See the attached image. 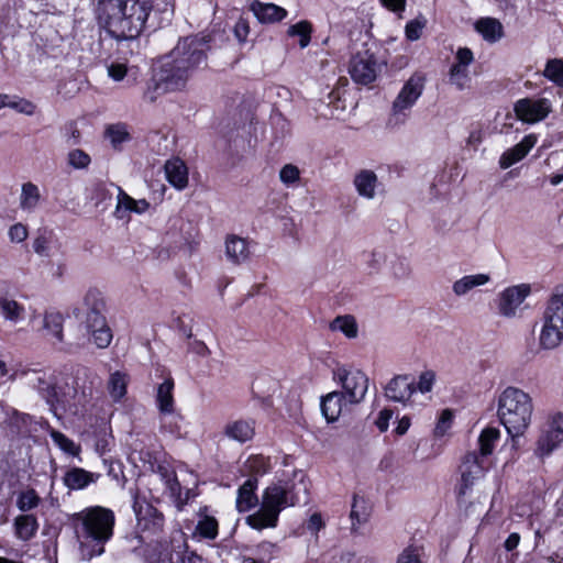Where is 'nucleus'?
Returning a JSON list of instances; mask_svg holds the SVG:
<instances>
[{
  "mask_svg": "<svg viewBox=\"0 0 563 563\" xmlns=\"http://www.w3.org/2000/svg\"><path fill=\"white\" fill-rule=\"evenodd\" d=\"M136 534L141 543L152 544L163 532L164 516L139 490L132 494Z\"/></svg>",
  "mask_w": 563,
  "mask_h": 563,
  "instance_id": "423d86ee",
  "label": "nucleus"
},
{
  "mask_svg": "<svg viewBox=\"0 0 563 563\" xmlns=\"http://www.w3.org/2000/svg\"><path fill=\"white\" fill-rule=\"evenodd\" d=\"M172 90L166 87L165 81L161 80V70L154 76V78L147 84V88L144 91V99L150 102H154L158 96L165 91Z\"/></svg>",
  "mask_w": 563,
  "mask_h": 563,
  "instance_id": "603ef678",
  "label": "nucleus"
},
{
  "mask_svg": "<svg viewBox=\"0 0 563 563\" xmlns=\"http://www.w3.org/2000/svg\"><path fill=\"white\" fill-rule=\"evenodd\" d=\"M257 478L249 477L238 489L236 509L239 512H246L258 504L256 496Z\"/></svg>",
  "mask_w": 563,
  "mask_h": 563,
  "instance_id": "cd10ccee",
  "label": "nucleus"
},
{
  "mask_svg": "<svg viewBox=\"0 0 563 563\" xmlns=\"http://www.w3.org/2000/svg\"><path fill=\"white\" fill-rule=\"evenodd\" d=\"M474 62L473 52L467 47H461L455 54V62L449 71V81L457 90H465L471 85L470 65Z\"/></svg>",
  "mask_w": 563,
  "mask_h": 563,
  "instance_id": "ddd939ff",
  "label": "nucleus"
},
{
  "mask_svg": "<svg viewBox=\"0 0 563 563\" xmlns=\"http://www.w3.org/2000/svg\"><path fill=\"white\" fill-rule=\"evenodd\" d=\"M563 444V413L551 416L537 441L536 455L545 457Z\"/></svg>",
  "mask_w": 563,
  "mask_h": 563,
  "instance_id": "6e6552de",
  "label": "nucleus"
},
{
  "mask_svg": "<svg viewBox=\"0 0 563 563\" xmlns=\"http://www.w3.org/2000/svg\"><path fill=\"white\" fill-rule=\"evenodd\" d=\"M218 521L214 517L202 516L195 529V534L203 539L213 540L218 536Z\"/></svg>",
  "mask_w": 563,
  "mask_h": 563,
  "instance_id": "de8ad7c7",
  "label": "nucleus"
},
{
  "mask_svg": "<svg viewBox=\"0 0 563 563\" xmlns=\"http://www.w3.org/2000/svg\"><path fill=\"white\" fill-rule=\"evenodd\" d=\"M223 434L239 443L251 441L255 435V421L253 419L229 421L223 428Z\"/></svg>",
  "mask_w": 563,
  "mask_h": 563,
  "instance_id": "aec40b11",
  "label": "nucleus"
},
{
  "mask_svg": "<svg viewBox=\"0 0 563 563\" xmlns=\"http://www.w3.org/2000/svg\"><path fill=\"white\" fill-rule=\"evenodd\" d=\"M313 32V27L311 22L308 20H301L295 24H291L287 29V36L289 37H298L300 48H306L311 41V34Z\"/></svg>",
  "mask_w": 563,
  "mask_h": 563,
  "instance_id": "37998d69",
  "label": "nucleus"
},
{
  "mask_svg": "<svg viewBox=\"0 0 563 563\" xmlns=\"http://www.w3.org/2000/svg\"><path fill=\"white\" fill-rule=\"evenodd\" d=\"M538 137L534 134L526 135L518 144L505 151L499 158V166L507 169L522 161L532 147L537 144Z\"/></svg>",
  "mask_w": 563,
  "mask_h": 563,
  "instance_id": "a211bd4d",
  "label": "nucleus"
},
{
  "mask_svg": "<svg viewBox=\"0 0 563 563\" xmlns=\"http://www.w3.org/2000/svg\"><path fill=\"white\" fill-rule=\"evenodd\" d=\"M234 35L240 43H244L250 34V25L245 19H239L234 25Z\"/></svg>",
  "mask_w": 563,
  "mask_h": 563,
  "instance_id": "69168bd1",
  "label": "nucleus"
},
{
  "mask_svg": "<svg viewBox=\"0 0 563 563\" xmlns=\"http://www.w3.org/2000/svg\"><path fill=\"white\" fill-rule=\"evenodd\" d=\"M562 340L563 330L561 328L543 322L539 335V344L542 349L553 350L561 344Z\"/></svg>",
  "mask_w": 563,
  "mask_h": 563,
  "instance_id": "a19ab883",
  "label": "nucleus"
},
{
  "mask_svg": "<svg viewBox=\"0 0 563 563\" xmlns=\"http://www.w3.org/2000/svg\"><path fill=\"white\" fill-rule=\"evenodd\" d=\"M25 312V307L15 299L0 296V313L4 320L16 324L24 320Z\"/></svg>",
  "mask_w": 563,
  "mask_h": 563,
  "instance_id": "473e14b6",
  "label": "nucleus"
},
{
  "mask_svg": "<svg viewBox=\"0 0 563 563\" xmlns=\"http://www.w3.org/2000/svg\"><path fill=\"white\" fill-rule=\"evenodd\" d=\"M453 423V412L450 409H445L441 412L438 422L434 428L435 437H444L451 429Z\"/></svg>",
  "mask_w": 563,
  "mask_h": 563,
  "instance_id": "bf43d9fd",
  "label": "nucleus"
},
{
  "mask_svg": "<svg viewBox=\"0 0 563 563\" xmlns=\"http://www.w3.org/2000/svg\"><path fill=\"white\" fill-rule=\"evenodd\" d=\"M353 185L356 192L368 200L375 198L376 190L379 187L377 175L372 169L358 170L354 176Z\"/></svg>",
  "mask_w": 563,
  "mask_h": 563,
  "instance_id": "5701e85b",
  "label": "nucleus"
},
{
  "mask_svg": "<svg viewBox=\"0 0 563 563\" xmlns=\"http://www.w3.org/2000/svg\"><path fill=\"white\" fill-rule=\"evenodd\" d=\"M152 11V0H98L96 18L109 36L128 43L133 53Z\"/></svg>",
  "mask_w": 563,
  "mask_h": 563,
  "instance_id": "f257e3e1",
  "label": "nucleus"
},
{
  "mask_svg": "<svg viewBox=\"0 0 563 563\" xmlns=\"http://www.w3.org/2000/svg\"><path fill=\"white\" fill-rule=\"evenodd\" d=\"M118 189V202L114 210V216L123 220L129 217L130 213L142 214L150 208V203L145 199L135 200L129 196L121 187Z\"/></svg>",
  "mask_w": 563,
  "mask_h": 563,
  "instance_id": "6ab92c4d",
  "label": "nucleus"
},
{
  "mask_svg": "<svg viewBox=\"0 0 563 563\" xmlns=\"http://www.w3.org/2000/svg\"><path fill=\"white\" fill-rule=\"evenodd\" d=\"M100 477V474L88 472L81 467L69 468L64 477L63 482L65 486L71 490H80L88 487L90 484L96 483Z\"/></svg>",
  "mask_w": 563,
  "mask_h": 563,
  "instance_id": "b1692460",
  "label": "nucleus"
},
{
  "mask_svg": "<svg viewBox=\"0 0 563 563\" xmlns=\"http://www.w3.org/2000/svg\"><path fill=\"white\" fill-rule=\"evenodd\" d=\"M428 23L427 18L423 14L417 15L415 19L408 21L405 25V36L408 41H418L423 33Z\"/></svg>",
  "mask_w": 563,
  "mask_h": 563,
  "instance_id": "09e8293b",
  "label": "nucleus"
},
{
  "mask_svg": "<svg viewBox=\"0 0 563 563\" xmlns=\"http://www.w3.org/2000/svg\"><path fill=\"white\" fill-rule=\"evenodd\" d=\"M345 400L340 391H331L321 398V411L328 422H334L342 413Z\"/></svg>",
  "mask_w": 563,
  "mask_h": 563,
  "instance_id": "7c9ffc66",
  "label": "nucleus"
},
{
  "mask_svg": "<svg viewBox=\"0 0 563 563\" xmlns=\"http://www.w3.org/2000/svg\"><path fill=\"white\" fill-rule=\"evenodd\" d=\"M435 383V373L431 369H427L419 375L418 382L415 384L416 391L422 395L429 394Z\"/></svg>",
  "mask_w": 563,
  "mask_h": 563,
  "instance_id": "13d9d810",
  "label": "nucleus"
},
{
  "mask_svg": "<svg viewBox=\"0 0 563 563\" xmlns=\"http://www.w3.org/2000/svg\"><path fill=\"white\" fill-rule=\"evenodd\" d=\"M271 470V461L269 457H266L262 454L250 455L242 466L243 475H247L250 477L263 476L268 473Z\"/></svg>",
  "mask_w": 563,
  "mask_h": 563,
  "instance_id": "e433bc0d",
  "label": "nucleus"
},
{
  "mask_svg": "<svg viewBox=\"0 0 563 563\" xmlns=\"http://www.w3.org/2000/svg\"><path fill=\"white\" fill-rule=\"evenodd\" d=\"M415 393V383L406 375L395 376L385 387V396L389 400L404 405L410 404V399Z\"/></svg>",
  "mask_w": 563,
  "mask_h": 563,
  "instance_id": "f3484780",
  "label": "nucleus"
},
{
  "mask_svg": "<svg viewBox=\"0 0 563 563\" xmlns=\"http://www.w3.org/2000/svg\"><path fill=\"white\" fill-rule=\"evenodd\" d=\"M63 316L59 312H45L43 318V329L47 331L56 341L63 340Z\"/></svg>",
  "mask_w": 563,
  "mask_h": 563,
  "instance_id": "a18cd8bd",
  "label": "nucleus"
},
{
  "mask_svg": "<svg viewBox=\"0 0 563 563\" xmlns=\"http://www.w3.org/2000/svg\"><path fill=\"white\" fill-rule=\"evenodd\" d=\"M308 501V487L305 482L289 484L287 482L272 483L267 486L261 498L260 508L249 515L246 523L255 530L276 528L280 512L300 503Z\"/></svg>",
  "mask_w": 563,
  "mask_h": 563,
  "instance_id": "7ed1b4c3",
  "label": "nucleus"
},
{
  "mask_svg": "<svg viewBox=\"0 0 563 563\" xmlns=\"http://www.w3.org/2000/svg\"><path fill=\"white\" fill-rule=\"evenodd\" d=\"M84 307L87 314L86 321L93 320L95 314L98 317H104V300L102 292L97 288L88 289L84 297Z\"/></svg>",
  "mask_w": 563,
  "mask_h": 563,
  "instance_id": "72a5a7b5",
  "label": "nucleus"
},
{
  "mask_svg": "<svg viewBox=\"0 0 563 563\" xmlns=\"http://www.w3.org/2000/svg\"><path fill=\"white\" fill-rule=\"evenodd\" d=\"M128 383L129 378L125 373L117 371L110 374L107 384V390L110 398L114 402H119L125 397L128 390Z\"/></svg>",
  "mask_w": 563,
  "mask_h": 563,
  "instance_id": "4c0bfd02",
  "label": "nucleus"
},
{
  "mask_svg": "<svg viewBox=\"0 0 563 563\" xmlns=\"http://www.w3.org/2000/svg\"><path fill=\"white\" fill-rule=\"evenodd\" d=\"M159 476L164 483L165 489L169 493L176 507L181 510L188 501L196 496L194 489H183L176 474L165 467H159Z\"/></svg>",
  "mask_w": 563,
  "mask_h": 563,
  "instance_id": "2eb2a0df",
  "label": "nucleus"
},
{
  "mask_svg": "<svg viewBox=\"0 0 563 563\" xmlns=\"http://www.w3.org/2000/svg\"><path fill=\"white\" fill-rule=\"evenodd\" d=\"M183 423L184 418L175 408L159 412V426L163 432H167L174 437H180Z\"/></svg>",
  "mask_w": 563,
  "mask_h": 563,
  "instance_id": "f704fd0d",
  "label": "nucleus"
},
{
  "mask_svg": "<svg viewBox=\"0 0 563 563\" xmlns=\"http://www.w3.org/2000/svg\"><path fill=\"white\" fill-rule=\"evenodd\" d=\"M490 460H486L478 455L477 451L467 452L461 463V486L460 495H465L474 485L475 481L482 478L485 472L490 467Z\"/></svg>",
  "mask_w": 563,
  "mask_h": 563,
  "instance_id": "1a4fd4ad",
  "label": "nucleus"
},
{
  "mask_svg": "<svg viewBox=\"0 0 563 563\" xmlns=\"http://www.w3.org/2000/svg\"><path fill=\"white\" fill-rule=\"evenodd\" d=\"M106 136L113 146H118L129 139L128 128L123 123L109 125L106 130Z\"/></svg>",
  "mask_w": 563,
  "mask_h": 563,
  "instance_id": "864d4df0",
  "label": "nucleus"
},
{
  "mask_svg": "<svg viewBox=\"0 0 563 563\" xmlns=\"http://www.w3.org/2000/svg\"><path fill=\"white\" fill-rule=\"evenodd\" d=\"M490 275L485 273L464 275L452 284V291L456 297H464L474 289L490 282Z\"/></svg>",
  "mask_w": 563,
  "mask_h": 563,
  "instance_id": "c85d7f7f",
  "label": "nucleus"
},
{
  "mask_svg": "<svg viewBox=\"0 0 563 563\" xmlns=\"http://www.w3.org/2000/svg\"><path fill=\"white\" fill-rule=\"evenodd\" d=\"M514 110L520 121L533 124L549 115L552 104L547 98H522L515 103Z\"/></svg>",
  "mask_w": 563,
  "mask_h": 563,
  "instance_id": "9b49d317",
  "label": "nucleus"
},
{
  "mask_svg": "<svg viewBox=\"0 0 563 563\" xmlns=\"http://www.w3.org/2000/svg\"><path fill=\"white\" fill-rule=\"evenodd\" d=\"M426 78L422 74H413L402 86L393 102L395 114L404 113L411 109L423 92Z\"/></svg>",
  "mask_w": 563,
  "mask_h": 563,
  "instance_id": "f8f14e48",
  "label": "nucleus"
},
{
  "mask_svg": "<svg viewBox=\"0 0 563 563\" xmlns=\"http://www.w3.org/2000/svg\"><path fill=\"white\" fill-rule=\"evenodd\" d=\"M533 410L532 397L518 387L508 386L498 396L497 416L512 439L523 435L528 430Z\"/></svg>",
  "mask_w": 563,
  "mask_h": 563,
  "instance_id": "39448f33",
  "label": "nucleus"
},
{
  "mask_svg": "<svg viewBox=\"0 0 563 563\" xmlns=\"http://www.w3.org/2000/svg\"><path fill=\"white\" fill-rule=\"evenodd\" d=\"M499 438L500 431L497 428H485L478 437V450H476L478 455L486 460H490V455L493 454Z\"/></svg>",
  "mask_w": 563,
  "mask_h": 563,
  "instance_id": "58836bf2",
  "label": "nucleus"
},
{
  "mask_svg": "<svg viewBox=\"0 0 563 563\" xmlns=\"http://www.w3.org/2000/svg\"><path fill=\"white\" fill-rule=\"evenodd\" d=\"M543 76L556 86L563 87V59H549L543 70Z\"/></svg>",
  "mask_w": 563,
  "mask_h": 563,
  "instance_id": "8fccbe9b",
  "label": "nucleus"
},
{
  "mask_svg": "<svg viewBox=\"0 0 563 563\" xmlns=\"http://www.w3.org/2000/svg\"><path fill=\"white\" fill-rule=\"evenodd\" d=\"M225 255L233 264L245 263L251 256L250 242L238 235H229L225 240Z\"/></svg>",
  "mask_w": 563,
  "mask_h": 563,
  "instance_id": "393cba45",
  "label": "nucleus"
},
{
  "mask_svg": "<svg viewBox=\"0 0 563 563\" xmlns=\"http://www.w3.org/2000/svg\"><path fill=\"white\" fill-rule=\"evenodd\" d=\"M29 385L36 389L42 398L51 406L58 402V391L55 377L46 372H32L27 375Z\"/></svg>",
  "mask_w": 563,
  "mask_h": 563,
  "instance_id": "dca6fc26",
  "label": "nucleus"
},
{
  "mask_svg": "<svg viewBox=\"0 0 563 563\" xmlns=\"http://www.w3.org/2000/svg\"><path fill=\"white\" fill-rule=\"evenodd\" d=\"M334 379L340 384V391L345 405L362 402L368 389V377L360 369L338 367L333 373Z\"/></svg>",
  "mask_w": 563,
  "mask_h": 563,
  "instance_id": "0eeeda50",
  "label": "nucleus"
},
{
  "mask_svg": "<svg viewBox=\"0 0 563 563\" xmlns=\"http://www.w3.org/2000/svg\"><path fill=\"white\" fill-rule=\"evenodd\" d=\"M165 175L168 183L177 190H183L188 185V168L180 158L168 159L165 165Z\"/></svg>",
  "mask_w": 563,
  "mask_h": 563,
  "instance_id": "bb28decb",
  "label": "nucleus"
},
{
  "mask_svg": "<svg viewBox=\"0 0 563 563\" xmlns=\"http://www.w3.org/2000/svg\"><path fill=\"white\" fill-rule=\"evenodd\" d=\"M209 36H189L180 40L163 59L161 80L170 89H183L192 74L207 60Z\"/></svg>",
  "mask_w": 563,
  "mask_h": 563,
  "instance_id": "f03ea898",
  "label": "nucleus"
},
{
  "mask_svg": "<svg viewBox=\"0 0 563 563\" xmlns=\"http://www.w3.org/2000/svg\"><path fill=\"white\" fill-rule=\"evenodd\" d=\"M67 161L68 164L75 169L87 168L91 163L90 156L79 148L71 150L68 153Z\"/></svg>",
  "mask_w": 563,
  "mask_h": 563,
  "instance_id": "6e6d98bb",
  "label": "nucleus"
},
{
  "mask_svg": "<svg viewBox=\"0 0 563 563\" xmlns=\"http://www.w3.org/2000/svg\"><path fill=\"white\" fill-rule=\"evenodd\" d=\"M41 192L37 185L29 181L21 187L19 206L23 212L33 213L40 206Z\"/></svg>",
  "mask_w": 563,
  "mask_h": 563,
  "instance_id": "2f4dec72",
  "label": "nucleus"
},
{
  "mask_svg": "<svg viewBox=\"0 0 563 563\" xmlns=\"http://www.w3.org/2000/svg\"><path fill=\"white\" fill-rule=\"evenodd\" d=\"M279 179L286 187H294L299 183L300 170L296 165L286 164L279 172Z\"/></svg>",
  "mask_w": 563,
  "mask_h": 563,
  "instance_id": "5fc2aeb1",
  "label": "nucleus"
},
{
  "mask_svg": "<svg viewBox=\"0 0 563 563\" xmlns=\"http://www.w3.org/2000/svg\"><path fill=\"white\" fill-rule=\"evenodd\" d=\"M174 386V379L170 375H168L164 382L158 385L156 391V405L159 412L175 408L173 395Z\"/></svg>",
  "mask_w": 563,
  "mask_h": 563,
  "instance_id": "ea45409f",
  "label": "nucleus"
},
{
  "mask_svg": "<svg viewBox=\"0 0 563 563\" xmlns=\"http://www.w3.org/2000/svg\"><path fill=\"white\" fill-rule=\"evenodd\" d=\"M29 230L23 223H15L9 228L8 236L12 243H22L26 240Z\"/></svg>",
  "mask_w": 563,
  "mask_h": 563,
  "instance_id": "680f3d73",
  "label": "nucleus"
},
{
  "mask_svg": "<svg viewBox=\"0 0 563 563\" xmlns=\"http://www.w3.org/2000/svg\"><path fill=\"white\" fill-rule=\"evenodd\" d=\"M114 512L101 506H91L71 516V523L84 558L91 559L104 552L112 538Z\"/></svg>",
  "mask_w": 563,
  "mask_h": 563,
  "instance_id": "20e7f679",
  "label": "nucleus"
},
{
  "mask_svg": "<svg viewBox=\"0 0 563 563\" xmlns=\"http://www.w3.org/2000/svg\"><path fill=\"white\" fill-rule=\"evenodd\" d=\"M379 66L373 54L367 51L354 55L350 63L352 79L362 85H368L375 80Z\"/></svg>",
  "mask_w": 563,
  "mask_h": 563,
  "instance_id": "4468645a",
  "label": "nucleus"
},
{
  "mask_svg": "<svg viewBox=\"0 0 563 563\" xmlns=\"http://www.w3.org/2000/svg\"><path fill=\"white\" fill-rule=\"evenodd\" d=\"M543 322L563 330V285H558L543 312Z\"/></svg>",
  "mask_w": 563,
  "mask_h": 563,
  "instance_id": "412c9836",
  "label": "nucleus"
},
{
  "mask_svg": "<svg viewBox=\"0 0 563 563\" xmlns=\"http://www.w3.org/2000/svg\"><path fill=\"white\" fill-rule=\"evenodd\" d=\"M393 410L385 408L379 411L378 417L375 421L376 427L379 429V431L384 432L389 427V421L393 418Z\"/></svg>",
  "mask_w": 563,
  "mask_h": 563,
  "instance_id": "338daca9",
  "label": "nucleus"
},
{
  "mask_svg": "<svg viewBox=\"0 0 563 563\" xmlns=\"http://www.w3.org/2000/svg\"><path fill=\"white\" fill-rule=\"evenodd\" d=\"M51 438L53 442L65 453L78 456L80 453V446L77 445L71 439L67 438L64 433L52 430Z\"/></svg>",
  "mask_w": 563,
  "mask_h": 563,
  "instance_id": "3c124183",
  "label": "nucleus"
},
{
  "mask_svg": "<svg viewBox=\"0 0 563 563\" xmlns=\"http://www.w3.org/2000/svg\"><path fill=\"white\" fill-rule=\"evenodd\" d=\"M277 550V545L269 541H263L256 548L257 553L263 556V560L273 558Z\"/></svg>",
  "mask_w": 563,
  "mask_h": 563,
  "instance_id": "774afa93",
  "label": "nucleus"
},
{
  "mask_svg": "<svg viewBox=\"0 0 563 563\" xmlns=\"http://www.w3.org/2000/svg\"><path fill=\"white\" fill-rule=\"evenodd\" d=\"M40 503H41V497L32 488L21 490L18 494L16 500H15V505H16L18 509L23 514H27L29 511L35 509L40 505Z\"/></svg>",
  "mask_w": 563,
  "mask_h": 563,
  "instance_id": "49530a36",
  "label": "nucleus"
},
{
  "mask_svg": "<svg viewBox=\"0 0 563 563\" xmlns=\"http://www.w3.org/2000/svg\"><path fill=\"white\" fill-rule=\"evenodd\" d=\"M87 332L91 334L93 343L100 347H107L112 340V333L104 317L95 314L93 320L86 321Z\"/></svg>",
  "mask_w": 563,
  "mask_h": 563,
  "instance_id": "c756f323",
  "label": "nucleus"
},
{
  "mask_svg": "<svg viewBox=\"0 0 563 563\" xmlns=\"http://www.w3.org/2000/svg\"><path fill=\"white\" fill-rule=\"evenodd\" d=\"M368 516L369 510L365 499L354 495L350 514L352 520V530L356 531L358 526L367 521Z\"/></svg>",
  "mask_w": 563,
  "mask_h": 563,
  "instance_id": "c03bdc74",
  "label": "nucleus"
},
{
  "mask_svg": "<svg viewBox=\"0 0 563 563\" xmlns=\"http://www.w3.org/2000/svg\"><path fill=\"white\" fill-rule=\"evenodd\" d=\"M330 329L334 332L343 333L347 339L357 336L358 327L353 316H338L331 323Z\"/></svg>",
  "mask_w": 563,
  "mask_h": 563,
  "instance_id": "79ce46f5",
  "label": "nucleus"
},
{
  "mask_svg": "<svg viewBox=\"0 0 563 563\" xmlns=\"http://www.w3.org/2000/svg\"><path fill=\"white\" fill-rule=\"evenodd\" d=\"M8 108H12L15 111L26 114V115H33L35 113V109H36L35 104L33 102H31L26 99H22V98H19L15 100L11 96L9 99Z\"/></svg>",
  "mask_w": 563,
  "mask_h": 563,
  "instance_id": "052dcab7",
  "label": "nucleus"
},
{
  "mask_svg": "<svg viewBox=\"0 0 563 563\" xmlns=\"http://www.w3.org/2000/svg\"><path fill=\"white\" fill-rule=\"evenodd\" d=\"M251 10L261 23H277L287 18L288 11L275 3L255 1Z\"/></svg>",
  "mask_w": 563,
  "mask_h": 563,
  "instance_id": "a878e982",
  "label": "nucleus"
},
{
  "mask_svg": "<svg viewBox=\"0 0 563 563\" xmlns=\"http://www.w3.org/2000/svg\"><path fill=\"white\" fill-rule=\"evenodd\" d=\"M12 527L14 537L26 542L36 536L40 523L34 514H20L13 519Z\"/></svg>",
  "mask_w": 563,
  "mask_h": 563,
  "instance_id": "4be33fe9",
  "label": "nucleus"
},
{
  "mask_svg": "<svg viewBox=\"0 0 563 563\" xmlns=\"http://www.w3.org/2000/svg\"><path fill=\"white\" fill-rule=\"evenodd\" d=\"M107 74L113 81H122L129 76V67L126 63L112 60L107 64Z\"/></svg>",
  "mask_w": 563,
  "mask_h": 563,
  "instance_id": "4d7b16f0",
  "label": "nucleus"
},
{
  "mask_svg": "<svg viewBox=\"0 0 563 563\" xmlns=\"http://www.w3.org/2000/svg\"><path fill=\"white\" fill-rule=\"evenodd\" d=\"M397 563H421L420 549L418 547L406 548L398 556Z\"/></svg>",
  "mask_w": 563,
  "mask_h": 563,
  "instance_id": "e2e57ef3",
  "label": "nucleus"
},
{
  "mask_svg": "<svg viewBox=\"0 0 563 563\" xmlns=\"http://www.w3.org/2000/svg\"><path fill=\"white\" fill-rule=\"evenodd\" d=\"M475 30L490 43L499 41L504 34L501 23L494 18H481L475 23Z\"/></svg>",
  "mask_w": 563,
  "mask_h": 563,
  "instance_id": "c9c22d12",
  "label": "nucleus"
},
{
  "mask_svg": "<svg viewBox=\"0 0 563 563\" xmlns=\"http://www.w3.org/2000/svg\"><path fill=\"white\" fill-rule=\"evenodd\" d=\"M530 292L531 287L528 284H519L505 288L497 298L498 313L505 318L516 317L518 309Z\"/></svg>",
  "mask_w": 563,
  "mask_h": 563,
  "instance_id": "9d476101",
  "label": "nucleus"
},
{
  "mask_svg": "<svg viewBox=\"0 0 563 563\" xmlns=\"http://www.w3.org/2000/svg\"><path fill=\"white\" fill-rule=\"evenodd\" d=\"M89 190H90L89 198L91 200H95L96 205H99L104 199H107L109 196L107 186L102 181H97V183L92 184V186Z\"/></svg>",
  "mask_w": 563,
  "mask_h": 563,
  "instance_id": "0e129e2a",
  "label": "nucleus"
}]
</instances>
